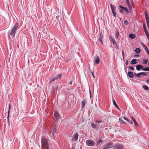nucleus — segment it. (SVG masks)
Instances as JSON below:
<instances>
[{"label":"nucleus","mask_w":149,"mask_h":149,"mask_svg":"<svg viewBox=\"0 0 149 149\" xmlns=\"http://www.w3.org/2000/svg\"><path fill=\"white\" fill-rule=\"evenodd\" d=\"M134 74L135 76L136 77H138L140 76L141 75V72H139L137 74L134 73Z\"/></svg>","instance_id":"nucleus-25"},{"label":"nucleus","mask_w":149,"mask_h":149,"mask_svg":"<svg viewBox=\"0 0 149 149\" xmlns=\"http://www.w3.org/2000/svg\"><path fill=\"white\" fill-rule=\"evenodd\" d=\"M144 31L147 37H148V36H149L148 32L147 30Z\"/></svg>","instance_id":"nucleus-35"},{"label":"nucleus","mask_w":149,"mask_h":149,"mask_svg":"<svg viewBox=\"0 0 149 149\" xmlns=\"http://www.w3.org/2000/svg\"><path fill=\"white\" fill-rule=\"evenodd\" d=\"M19 26V24L18 22L16 23L11 29L9 31L8 33H10L13 38H14L16 32V31L18 29Z\"/></svg>","instance_id":"nucleus-1"},{"label":"nucleus","mask_w":149,"mask_h":149,"mask_svg":"<svg viewBox=\"0 0 149 149\" xmlns=\"http://www.w3.org/2000/svg\"><path fill=\"white\" fill-rule=\"evenodd\" d=\"M145 17L146 19V20H149V17L148 15V14L146 12V11H145Z\"/></svg>","instance_id":"nucleus-21"},{"label":"nucleus","mask_w":149,"mask_h":149,"mask_svg":"<svg viewBox=\"0 0 149 149\" xmlns=\"http://www.w3.org/2000/svg\"><path fill=\"white\" fill-rule=\"evenodd\" d=\"M54 117L56 119H57L59 118V116L57 112H55L54 113Z\"/></svg>","instance_id":"nucleus-23"},{"label":"nucleus","mask_w":149,"mask_h":149,"mask_svg":"<svg viewBox=\"0 0 149 149\" xmlns=\"http://www.w3.org/2000/svg\"><path fill=\"white\" fill-rule=\"evenodd\" d=\"M123 60L124 61L125 60V57H123Z\"/></svg>","instance_id":"nucleus-56"},{"label":"nucleus","mask_w":149,"mask_h":149,"mask_svg":"<svg viewBox=\"0 0 149 149\" xmlns=\"http://www.w3.org/2000/svg\"><path fill=\"white\" fill-rule=\"evenodd\" d=\"M119 11L120 13H123L124 11L123 10L120 9L119 10Z\"/></svg>","instance_id":"nucleus-43"},{"label":"nucleus","mask_w":149,"mask_h":149,"mask_svg":"<svg viewBox=\"0 0 149 149\" xmlns=\"http://www.w3.org/2000/svg\"><path fill=\"white\" fill-rule=\"evenodd\" d=\"M102 122L101 120H96L95 121V124L92 123L91 124V127L93 128H98L100 125V124Z\"/></svg>","instance_id":"nucleus-3"},{"label":"nucleus","mask_w":149,"mask_h":149,"mask_svg":"<svg viewBox=\"0 0 149 149\" xmlns=\"http://www.w3.org/2000/svg\"><path fill=\"white\" fill-rule=\"evenodd\" d=\"M11 105L10 104H8V111H10V110L11 108Z\"/></svg>","instance_id":"nucleus-41"},{"label":"nucleus","mask_w":149,"mask_h":149,"mask_svg":"<svg viewBox=\"0 0 149 149\" xmlns=\"http://www.w3.org/2000/svg\"><path fill=\"white\" fill-rule=\"evenodd\" d=\"M126 121H127L128 122H129V120L128 119H127L126 120Z\"/></svg>","instance_id":"nucleus-57"},{"label":"nucleus","mask_w":149,"mask_h":149,"mask_svg":"<svg viewBox=\"0 0 149 149\" xmlns=\"http://www.w3.org/2000/svg\"><path fill=\"white\" fill-rule=\"evenodd\" d=\"M127 13H128L129 12V11H128L127 8L126 7H125V8H124L123 9Z\"/></svg>","instance_id":"nucleus-32"},{"label":"nucleus","mask_w":149,"mask_h":149,"mask_svg":"<svg viewBox=\"0 0 149 149\" xmlns=\"http://www.w3.org/2000/svg\"><path fill=\"white\" fill-rule=\"evenodd\" d=\"M94 62L95 64H98L100 62V60L99 58L97 56L95 58Z\"/></svg>","instance_id":"nucleus-10"},{"label":"nucleus","mask_w":149,"mask_h":149,"mask_svg":"<svg viewBox=\"0 0 149 149\" xmlns=\"http://www.w3.org/2000/svg\"><path fill=\"white\" fill-rule=\"evenodd\" d=\"M146 21V23L147 25V26H148V27H149V20Z\"/></svg>","instance_id":"nucleus-42"},{"label":"nucleus","mask_w":149,"mask_h":149,"mask_svg":"<svg viewBox=\"0 0 149 149\" xmlns=\"http://www.w3.org/2000/svg\"><path fill=\"white\" fill-rule=\"evenodd\" d=\"M62 74H57L54 77H52L54 80L60 79L62 77Z\"/></svg>","instance_id":"nucleus-7"},{"label":"nucleus","mask_w":149,"mask_h":149,"mask_svg":"<svg viewBox=\"0 0 149 149\" xmlns=\"http://www.w3.org/2000/svg\"><path fill=\"white\" fill-rule=\"evenodd\" d=\"M132 120L133 121V122L134 123V125L136 126H138V124L137 123L135 119L133 117H132Z\"/></svg>","instance_id":"nucleus-16"},{"label":"nucleus","mask_w":149,"mask_h":149,"mask_svg":"<svg viewBox=\"0 0 149 149\" xmlns=\"http://www.w3.org/2000/svg\"><path fill=\"white\" fill-rule=\"evenodd\" d=\"M142 70L147 71H149V67H145V68L143 67Z\"/></svg>","instance_id":"nucleus-27"},{"label":"nucleus","mask_w":149,"mask_h":149,"mask_svg":"<svg viewBox=\"0 0 149 149\" xmlns=\"http://www.w3.org/2000/svg\"><path fill=\"white\" fill-rule=\"evenodd\" d=\"M143 87L144 89H145L146 90H148L149 91V88L146 85H143Z\"/></svg>","instance_id":"nucleus-26"},{"label":"nucleus","mask_w":149,"mask_h":149,"mask_svg":"<svg viewBox=\"0 0 149 149\" xmlns=\"http://www.w3.org/2000/svg\"><path fill=\"white\" fill-rule=\"evenodd\" d=\"M86 145L88 146H94L95 144V142L91 139H88L86 141Z\"/></svg>","instance_id":"nucleus-4"},{"label":"nucleus","mask_w":149,"mask_h":149,"mask_svg":"<svg viewBox=\"0 0 149 149\" xmlns=\"http://www.w3.org/2000/svg\"><path fill=\"white\" fill-rule=\"evenodd\" d=\"M146 52H147V53L149 55V50L148 49H147V50H146Z\"/></svg>","instance_id":"nucleus-47"},{"label":"nucleus","mask_w":149,"mask_h":149,"mask_svg":"<svg viewBox=\"0 0 149 149\" xmlns=\"http://www.w3.org/2000/svg\"><path fill=\"white\" fill-rule=\"evenodd\" d=\"M86 103V100H83L81 102V109H82L85 106Z\"/></svg>","instance_id":"nucleus-13"},{"label":"nucleus","mask_w":149,"mask_h":149,"mask_svg":"<svg viewBox=\"0 0 149 149\" xmlns=\"http://www.w3.org/2000/svg\"><path fill=\"white\" fill-rule=\"evenodd\" d=\"M141 45L144 49L147 47V46L143 43H142Z\"/></svg>","instance_id":"nucleus-39"},{"label":"nucleus","mask_w":149,"mask_h":149,"mask_svg":"<svg viewBox=\"0 0 149 149\" xmlns=\"http://www.w3.org/2000/svg\"><path fill=\"white\" fill-rule=\"evenodd\" d=\"M112 42L113 44V45H115L116 46H117V43L115 41V39L114 38H112Z\"/></svg>","instance_id":"nucleus-24"},{"label":"nucleus","mask_w":149,"mask_h":149,"mask_svg":"<svg viewBox=\"0 0 149 149\" xmlns=\"http://www.w3.org/2000/svg\"><path fill=\"white\" fill-rule=\"evenodd\" d=\"M41 143L42 146V149H49V143L47 140L44 138L41 139Z\"/></svg>","instance_id":"nucleus-2"},{"label":"nucleus","mask_w":149,"mask_h":149,"mask_svg":"<svg viewBox=\"0 0 149 149\" xmlns=\"http://www.w3.org/2000/svg\"><path fill=\"white\" fill-rule=\"evenodd\" d=\"M110 7L113 15L115 17H116V15L115 12L116 10V6L114 5H113L111 4Z\"/></svg>","instance_id":"nucleus-5"},{"label":"nucleus","mask_w":149,"mask_h":149,"mask_svg":"<svg viewBox=\"0 0 149 149\" xmlns=\"http://www.w3.org/2000/svg\"><path fill=\"white\" fill-rule=\"evenodd\" d=\"M135 52L137 54H139L141 52V49L139 48H136L134 50Z\"/></svg>","instance_id":"nucleus-22"},{"label":"nucleus","mask_w":149,"mask_h":149,"mask_svg":"<svg viewBox=\"0 0 149 149\" xmlns=\"http://www.w3.org/2000/svg\"><path fill=\"white\" fill-rule=\"evenodd\" d=\"M148 48H147V47L145 48L144 49H145V50H147V49H148Z\"/></svg>","instance_id":"nucleus-55"},{"label":"nucleus","mask_w":149,"mask_h":149,"mask_svg":"<svg viewBox=\"0 0 149 149\" xmlns=\"http://www.w3.org/2000/svg\"><path fill=\"white\" fill-rule=\"evenodd\" d=\"M129 37L133 39L135 38V36L133 34L131 33L129 34Z\"/></svg>","instance_id":"nucleus-20"},{"label":"nucleus","mask_w":149,"mask_h":149,"mask_svg":"<svg viewBox=\"0 0 149 149\" xmlns=\"http://www.w3.org/2000/svg\"><path fill=\"white\" fill-rule=\"evenodd\" d=\"M91 74H92V75H93V77L94 78H95V76L94 75L93 73V72H91Z\"/></svg>","instance_id":"nucleus-50"},{"label":"nucleus","mask_w":149,"mask_h":149,"mask_svg":"<svg viewBox=\"0 0 149 149\" xmlns=\"http://www.w3.org/2000/svg\"><path fill=\"white\" fill-rule=\"evenodd\" d=\"M102 39V36H100L99 38V40L102 44V43H103Z\"/></svg>","instance_id":"nucleus-29"},{"label":"nucleus","mask_w":149,"mask_h":149,"mask_svg":"<svg viewBox=\"0 0 149 149\" xmlns=\"http://www.w3.org/2000/svg\"><path fill=\"white\" fill-rule=\"evenodd\" d=\"M139 56V54H136V55H135L134 57H138Z\"/></svg>","instance_id":"nucleus-49"},{"label":"nucleus","mask_w":149,"mask_h":149,"mask_svg":"<svg viewBox=\"0 0 149 149\" xmlns=\"http://www.w3.org/2000/svg\"><path fill=\"white\" fill-rule=\"evenodd\" d=\"M70 84V85H72V82L71 81H70L69 82V83Z\"/></svg>","instance_id":"nucleus-52"},{"label":"nucleus","mask_w":149,"mask_h":149,"mask_svg":"<svg viewBox=\"0 0 149 149\" xmlns=\"http://www.w3.org/2000/svg\"><path fill=\"white\" fill-rule=\"evenodd\" d=\"M119 35V32L118 31H116L115 34V38L116 39H117L118 38V37Z\"/></svg>","instance_id":"nucleus-18"},{"label":"nucleus","mask_w":149,"mask_h":149,"mask_svg":"<svg viewBox=\"0 0 149 149\" xmlns=\"http://www.w3.org/2000/svg\"><path fill=\"white\" fill-rule=\"evenodd\" d=\"M102 149H107V148L105 147Z\"/></svg>","instance_id":"nucleus-58"},{"label":"nucleus","mask_w":149,"mask_h":149,"mask_svg":"<svg viewBox=\"0 0 149 149\" xmlns=\"http://www.w3.org/2000/svg\"><path fill=\"white\" fill-rule=\"evenodd\" d=\"M148 48H147V47L145 48L144 49H145V50H147V49H148Z\"/></svg>","instance_id":"nucleus-54"},{"label":"nucleus","mask_w":149,"mask_h":149,"mask_svg":"<svg viewBox=\"0 0 149 149\" xmlns=\"http://www.w3.org/2000/svg\"><path fill=\"white\" fill-rule=\"evenodd\" d=\"M129 69L130 70H134V68L133 67H132V66H130L129 67Z\"/></svg>","instance_id":"nucleus-40"},{"label":"nucleus","mask_w":149,"mask_h":149,"mask_svg":"<svg viewBox=\"0 0 149 149\" xmlns=\"http://www.w3.org/2000/svg\"><path fill=\"white\" fill-rule=\"evenodd\" d=\"M137 63V60L136 59H133L131 61L130 63L132 65H135Z\"/></svg>","instance_id":"nucleus-15"},{"label":"nucleus","mask_w":149,"mask_h":149,"mask_svg":"<svg viewBox=\"0 0 149 149\" xmlns=\"http://www.w3.org/2000/svg\"><path fill=\"white\" fill-rule=\"evenodd\" d=\"M119 7L122 9H123L124 8H125V7L123 6H122L120 5L119 6Z\"/></svg>","instance_id":"nucleus-44"},{"label":"nucleus","mask_w":149,"mask_h":149,"mask_svg":"<svg viewBox=\"0 0 149 149\" xmlns=\"http://www.w3.org/2000/svg\"><path fill=\"white\" fill-rule=\"evenodd\" d=\"M113 145V143L111 142L108 143L107 145L105 146V147L107 149L110 148L112 147Z\"/></svg>","instance_id":"nucleus-9"},{"label":"nucleus","mask_w":149,"mask_h":149,"mask_svg":"<svg viewBox=\"0 0 149 149\" xmlns=\"http://www.w3.org/2000/svg\"><path fill=\"white\" fill-rule=\"evenodd\" d=\"M119 122H120V123L121 124H127L125 122L123 119H121L120 118H119Z\"/></svg>","instance_id":"nucleus-19"},{"label":"nucleus","mask_w":149,"mask_h":149,"mask_svg":"<svg viewBox=\"0 0 149 149\" xmlns=\"http://www.w3.org/2000/svg\"><path fill=\"white\" fill-rule=\"evenodd\" d=\"M148 148H149V144L148 145Z\"/></svg>","instance_id":"nucleus-60"},{"label":"nucleus","mask_w":149,"mask_h":149,"mask_svg":"<svg viewBox=\"0 0 149 149\" xmlns=\"http://www.w3.org/2000/svg\"><path fill=\"white\" fill-rule=\"evenodd\" d=\"M54 81V79L52 77L49 79V84H50L53 81Z\"/></svg>","instance_id":"nucleus-31"},{"label":"nucleus","mask_w":149,"mask_h":149,"mask_svg":"<svg viewBox=\"0 0 149 149\" xmlns=\"http://www.w3.org/2000/svg\"><path fill=\"white\" fill-rule=\"evenodd\" d=\"M143 26L144 31H146L147 30L145 24L144 23L143 24Z\"/></svg>","instance_id":"nucleus-36"},{"label":"nucleus","mask_w":149,"mask_h":149,"mask_svg":"<svg viewBox=\"0 0 149 149\" xmlns=\"http://www.w3.org/2000/svg\"><path fill=\"white\" fill-rule=\"evenodd\" d=\"M148 62V60L147 59H145L143 60V64H147Z\"/></svg>","instance_id":"nucleus-28"},{"label":"nucleus","mask_w":149,"mask_h":149,"mask_svg":"<svg viewBox=\"0 0 149 149\" xmlns=\"http://www.w3.org/2000/svg\"><path fill=\"white\" fill-rule=\"evenodd\" d=\"M128 75L131 78H133L134 77V73L132 72H128Z\"/></svg>","instance_id":"nucleus-12"},{"label":"nucleus","mask_w":149,"mask_h":149,"mask_svg":"<svg viewBox=\"0 0 149 149\" xmlns=\"http://www.w3.org/2000/svg\"><path fill=\"white\" fill-rule=\"evenodd\" d=\"M9 113L10 111H8V116H7V121L8 122V123L9 124Z\"/></svg>","instance_id":"nucleus-34"},{"label":"nucleus","mask_w":149,"mask_h":149,"mask_svg":"<svg viewBox=\"0 0 149 149\" xmlns=\"http://www.w3.org/2000/svg\"><path fill=\"white\" fill-rule=\"evenodd\" d=\"M56 125L54 126L53 127V136H54V134L56 133Z\"/></svg>","instance_id":"nucleus-14"},{"label":"nucleus","mask_w":149,"mask_h":149,"mask_svg":"<svg viewBox=\"0 0 149 149\" xmlns=\"http://www.w3.org/2000/svg\"><path fill=\"white\" fill-rule=\"evenodd\" d=\"M56 90H57L58 87H56Z\"/></svg>","instance_id":"nucleus-59"},{"label":"nucleus","mask_w":149,"mask_h":149,"mask_svg":"<svg viewBox=\"0 0 149 149\" xmlns=\"http://www.w3.org/2000/svg\"><path fill=\"white\" fill-rule=\"evenodd\" d=\"M125 64L126 65H127L128 64V60H127L126 61V62H125Z\"/></svg>","instance_id":"nucleus-46"},{"label":"nucleus","mask_w":149,"mask_h":149,"mask_svg":"<svg viewBox=\"0 0 149 149\" xmlns=\"http://www.w3.org/2000/svg\"><path fill=\"white\" fill-rule=\"evenodd\" d=\"M141 75H146L147 74V73L145 72H141Z\"/></svg>","instance_id":"nucleus-38"},{"label":"nucleus","mask_w":149,"mask_h":149,"mask_svg":"<svg viewBox=\"0 0 149 149\" xmlns=\"http://www.w3.org/2000/svg\"><path fill=\"white\" fill-rule=\"evenodd\" d=\"M123 145H120L118 143L115 144L113 147V149H123Z\"/></svg>","instance_id":"nucleus-6"},{"label":"nucleus","mask_w":149,"mask_h":149,"mask_svg":"<svg viewBox=\"0 0 149 149\" xmlns=\"http://www.w3.org/2000/svg\"><path fill=\"white\" fill-rule=\"evenodd\" d=\"M123 119H124V120H126L127 119L126 117H123Z\"/></svg>","instance_id":"nucleus-53"},{"label":"nucleus","mask_w":149,"mask_h":149,"mask_svg":"<svg viewBox=\"0 0 149 149\" xmlns=\"http://www.w3.org/2000/svg\"><path fill=\"white\" fill-rule=\"evenodd\" d=\"M122 55L123 57H125V54H124V52H123V51H122Z\"/></svg>","instance_id":"nucleus-45"},{"label":"nucleus","mask_w":149,"mask_h":149,"mask_svg":"<svg viewBox=\"0 0 149 149\" xmlns=\"http://www.w3.org/2000/svg\"><path fill=\"white\" fill-rule=\"evenodd\" d=\"M102 142L103 141L101 139H99L97 143V145H98L100 143Z\"/></svg>","instance_id":"nucleus-33"},{"label":"nucleus","mask_w":149,"mask_h":149,"mask_svg":"<svg viewBox=\"0 0 149 149\" xmlns=\"http://www.w3.org/2000/svg\"><path fill=\"white\" fill-rule=\"evenodd\" d=\"M128 122L129 123H130V124H133V123L132 122V121H131V120H129V122Z\"/></svg>","instance_id":"nucleus-48"},{"label":"nucleus","mask_w":149,"mask_h":149,"mask_svg":"<svg viewBox=\"0 0 149 149\" xmlns=\"http://www.w3.org/2000/svg\"><path fill=\"white\" fill-rule=\"evenodd\" d=\"M146 81L148 83H149V79H147Z\"/></svg>","instance_id":"nucleus-51"},{"label":"nucleus","mask_w":149,"mask_h":149,"mask_svg":"<svg viewBox=\"0 0 149 149\" xmlns=\"http://www.w3.org/2000/svg\"><path fill=\"white\" fill-rule=\"evenodd\" d=\"M143 66L141 65H138L136 66V69L137 70L139 71L141 69H143Z\"/></svg>","instance_id":"nucleus-11"},{"label":"nucleus","mask_w":149,"mask_h":149,"mask_svg":"<svg viewBox=\"0 0 149 149\" xmlns=\"http://www.w3.org/2000/svg\"><path fill=\"white\" fill-rule=\"evenodd\" d=\"M78 135L77 133L75 134L73 136L72 140L73 141H77L78 140Z\"/></svg>","instance_id":"nucleus-8"},{"label":"nucleus","mask_w":149,"mask_h":149,"mask_svg":"<svg viewBox=\"0 0 149 149\" xmlns=\"http://www.w3.org/2000/svg\"><path fill=\"white\" fill-rule=\"evenodd\" d=\"M124 24H125L126 25H127L128 24V21H127V20H126L124 21Z\"/></svg>","instance_id":"nucleus-37"},{"label":"nucleus","mask_w":149,"mask_h":149,"mask_svg":"<svg viewBox=\"0 0 149 149\" xmlns=\"http://www.w3.org/2000/svg\"><path fill=\"white\" fill-rule=\"evenodd\" d=\"M127 3V5L129 7H130V3L129 0H126Z\"/></svg>","instance_id":"nucleus-30"},{"label":"nucleus","mask_w":149,"mask_h":149,"mask_svg":"<svg viewBox=\"0 0 149 149\" xmlns=\"http://www.w3.org/2000/svg\"><path fill=\"white\" fill-rule=\"evenodd\" d=\"M113 102V104L114 106L117 108L118 110H120V109L118 107V106L117 105V104L116 103V102H115L114 100L113 99L112 100Z\"/></svg>","instance_id":"nucleus-17"}]
</instances>
